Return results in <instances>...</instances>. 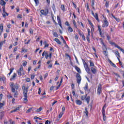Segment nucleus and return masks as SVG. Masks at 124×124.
<instances>
[{
  "label": "nucleus",
  "mask_w": 124,
  "mask_h": 124,
  "mask_svg": "<svg viewBox=\"0 0 124 124\" xmlns=\"http://www.w3.org/2000/svg\"><path fill=\"white\" fill-rule=\"evenodd\" d=\"M82 61L83 63L84 67L87 73H88V74H91V69H90V67H89V65H88V63L86 62V61H85V60L82 59Z\"/></svg>",
  "instance_id": "nucleus-1"
},
{
  "label": "nucleus",
  "mask_w": 124,
  "mask_h": 124,
  "mask_svg": "<svg viewBox=\"0 0 124 124\" xmlns=\"http://www.w3.org/2000/svg\"><path fill=\"white\" fill-rule=\"evenodd\" d=\"M10 86L11 88L12 93H15V89L16 90H18L19 89V84L17 83H16V84L14 85V83L11 82L10 83Z\"/></svg>",
  "instance_id": "nucleus-2"
},
{
  "label": "nucleus",
  "mask_w": 124,
  "mask_h": 124,
  "mask_svg": "<svg viewBox=\"0 0 124 124\" xmlns=\"http://www.w3.org/2000/svg\"><path fill=\"white\" fill-rule=\"evenodd\" d=\"M22 91L23 92V95L28 94V92H29V87H26V85L23 84Z\"/></svg>",
  "instance_id": "nucleus-3"
},
{
  "label": "nucleus",
  "mask_w": 124,
  "mask_h": 124,
  "mask_svg": "<svg viewBox=\"0 0 124 124\" xmlns=\"http://www.w3.org/2000/svg\"><path fill=\"white\" fill-rule=\"evenodd\" d=\"M103 17L104 18L103 21H104V24L102 25V28H106L109 26V23L108 22V21H107V18L104 16H103Z\"/></svg>",
  "instance_id": "nucleus-4"
},
{
  "label": "nucleus",
  "mask_w": 124,
  "mask_h": 124,
  "mask_svg": "<svg viewBox=\"0 0 124 124\" xmlns=\"http://www.w3.org/2000/svg\"><path fill=\"white\" fill-rule=\"evenodd\" d=\"M106 104H105L103 107L102 110V114L103 115V121H106V115H105V109Z\"/></svg>",
  "instance_id": "nucleus-5"
},
{
  "label": "nucleus",
  "mask_w": 124,
  "mask_h": 124,
  "mask_svg": "<svg viewBox=\"0 0 124 124\" xmlns=\"http://www.w3.org/2000/svg\"><path fill=\"white\" fill-rule=\"evenodd\" d=\"M76 77H77V83L79 85L81 83V80H82V78H81V76L79 73H77Z\"/></svg>",
  "instance_id": "nucleus-6"
},
{
  "label": "nucleus",
  "mask_w": 124,
  "mask_h": 124,
  "mask_svg": "<svg viewBox=\"0 0 124 124\" xmlns=\"http://www.w3.org/2000/svg\"><path fill=\"white\" fill-rule=\"evenodd\" d=\"M40 12L42 15H47L48 13V8L45 9V11L44 10H41Z\"/></svg>",
  "instance_id": "nucleus-7"
},
{
  "label": "nucleus",
  "mask_w": 124,
  "mask_h": 124,
  "mask_svg": "<svg viewBox=\"0 0 124 124\" xmlns=\"http://www.w3.org/2000/svg\"><path fill=\"white\" fill-rule=\"evenodd\" d=\"M102 87H101V84H99L98 86V89H97V94L98 95H100V93H101V92H102Z\"/></svg>",
  "instance_id": "nucleus-8"
},
{
  "label": "nucleus",
  "mask_w": 124,
  "mask_h": 124,
  "mask_svg": "<svg viewBox=\"0 0 124 124\" xmlns=\"http://www.w3.org/2000/svg\"><path fill=\"white\" fill-rule=\"evenodd\" d=\"M6 16H8V14L5 12V8L4 7H3L2 16L3 17H4V18H5V17H6Z\"/></svg>",
  "instance_id": "nucleus-9"
},
{
  "label": "nucleus",
  "mask_w": 124,
  "mask_h": 124,
  "mask_svg": "<svg viewBox=\"0 0 124 124\" xmlns=\"http://www.w3.org/2000/svg\"><path fill=\"white\" fill-rule=\"evenodd\" d=\"M91 71L92 72V73H93V74H95V73H96V67L94 66V67H92L91 68Z\"/></svg>",
  "instance_id": "nucleus-10"
},
{
  "label": "nucleus",
  "mask_w": 124,
  "mask_h": 124,
  "mask_svg": "<svg viewBox=\"0 0 124 124\" xmlns=\"http://www.w3.org/2000/svg\"><path fill=\"white\" fill-rule=\"evenodd\" d=\"M57 20H58V24L60 26L61 28H62V22L61 21V18H60V16H57Z\"/></svg>",
  "instance_id": "nucleus-11"
},
{
  "label": "nucleus",
  "mask_w": 124,
  "mask_h": 124,
  "mask_svg": "<svg viewBox=\"0 0 124 124\" xmlns=\"http://www.w3.org/2000/svg\"><path fill=\"white\" fill-rule=\"evenodd\" d=\"M17 76V74L16 73H14L13 76L10 78V81H13V80H15V78Z\"/></svg>",
  "instance_id": "nucleus-12"
},
{
  "label": "nucleus",
  "mask_w": 124,
  "mask_h": 124,
  "mask_svg": "<svg viewBox=\"0 0 124 124\" xmlns=\"http://www.w3.org/2000/svg\"><path fill=\"white\" fill-rule=\"evenodd\" d=\"M24 96V102L27 103L28 102V94L23 95Z\"/></svg>",
  "instance_id": "nucleus-13"
},
{
  "label": "nucleus",
  "mask_w": 124,
  "mask_h": 124,
  "mask_svg": "<svg viewBox=\"0 0 124 124\" xmlns=\"http://www.w3.org/2000/svg\"><path fill=\"white\" fill-rule=\"evenodd\" d=\"M75 68L78 73H81V69L77 66H75Z\"/></svg>",
  "instance_id": "nucleus-14"
},
{
  "label": "nucleus",
  "mask_w": 124,
  "mask_h": 124,
  "mask_svg": "<svg viewBox=\"0 0 124 124\" xmlns=\"http://www.w3.org/2000/svg\"><path fill=\"white\" fill-rule=\"evenodd\" d=\"M54 41L57 42V43H58V44H59V45H62V42H61V41L60 40H59V39L55 38Z\"/></svg>",
  "instance_id": "nucleus-15"
},
{
  "label": "nucleus",
  "mask_w": 124,
  "mask_h": 124,
  "mask_svg": "<svg viewBox=\"0 0 124 124\" xmlns=\"http://www.w3.org/2000/svg\"><path fill=\"white\" fill-rule=\"evenodd\" d=\"M84 89L85 92H88V91H89V86L88 85V83H86L85 84V86L84 87Z\"/></svg>",
  "instance_id": "nucleus-16"
},
{
  "label": "nucleus",
  "mask_w": 124,
  "mask_h": 124,
  "mask_svg": "<svg viewBox=\"0 0 124 124\" xmlns=\"http://www.w3.org/2000/svg\"><path fill=\"white\" fill-rule=\"evenodd\" d=\"M101 27L100 26H98V30L99 31V32L100 33V35H101V36H102V32L101 31V28H100Z\"/></svg>",
  "instance_id": "nucleus-17"
},
{
  "label": "nucleus",
  "mask_w": 124,
  "mask_h": 124,
  "mask_svg": "<svg viewBox=\"0 0 124 124\" xmlns=\"http://www.w3.org/2000/svg\"><path fill=\"white\" fill-rule=\"evenodd\" d=\"M108 62H109L110 64H111L112 65V66H113V67H117V66L116 65V64H114V63H113V62H112V61H111V60H109Z\"/></svg>",
  "instance_id": "nucleus-18"
},
{
  "label": "nucleus",
  "mask_w": 124,
  "mask_h": 124,
  "mask_svg": "<svg viewBox=\"0 0 124 124\" xmlns=\"http://www.w3.org/2000/svg\"><path fill=\"white\" fill-rule=\"evenodd\" d=\"M112 75H115V76H116V77H117L118 78H121V76H120V75H119V74L117 73H115V72H112Z\"/></svg>",
  "instance_id": "nucleus-19"
},
{
  "label": "nucleus",
  "mask_w": 124,
  "mask_h": 124,
  "mask_svg": "<svg viewBox=\"0 0 124 124\" xmlns=\"http://www.w3.org/2000/svg\"><path fill=\"white\" fill-rule=\"evenodd\" d=\"M76 103L78 105H82V102L80 100H77Z\"/></svg>",
  "instance_id": "nucleus-20"
},
{
  "label": "nucleus",
  "mask_w": 124,
  "mask_h": 124,
  "mask_svg": "<svg viewBox=\"0 0 124 124\" xmlns=\"http://www.w3.org/2000/svg\"><path fill=\"white\" fill-rule=\"evenodd\" d=\"M93 17H94V18L97 21H98V22H99V19H98V15H97V13H95V15H94Z\"/></svg>",
  "instance_id": "nucleus-21"
},
{
  "label": "nucleus",
  "mask_w": 124,
  "mask_h": 124,
  "mask_svg": "<svg viewBox=\"0 0 124 124\" xmlns=\"http://www.w3.org/2000/svg\"><path fill=\"white\" fill-rule=\"evenodd\" d=\"M91 6H92L93 9H94V10L95 9V8H94V0H92Z\"/></svg>",
  "instance_id": "nucleus-22"
},
{
  "label": "nucleus",
  "mask_w": 124,
  "mask_h": 124,
  "mask_svg": "<svg viewBox=\"0 0 124 124\" xmlns=\"http://www.w3.org/2000/svg\"><path fill=\"white\" fill-rule=\"evenodd\" d=\"M20 109V108L18 107L17 108H16V109L11 111V113H13L14 112H16V111H18V110Z\"/></svg>",
  "instance_id": "nucleus-23"
},
{
  "label": "nucleus",
  "mask_w": 124,
  "mask_h": 124,
  "mask_svg": "<svg viewBox=\"0 0 124 124\" xmlns=\"http://www.w3.org/2000/svg\"><path fill=\"white\" fill-rule=\"evenodd\" d=\"M13 93H15L14 94V97H17L18 96V91H15V92H13Z\"/></svg>",
  "instance_id": "nucleus-24"
},
{
  "label": "nucleus",
  "mask_w": 124,
  "mask_h": 124,
  "mask_svg": "<svg viewBox=\"0 0 124 124\" xmlns=\"http://www.w3.org/2000/svg\"><path fill=\"white\" fill-rule=\"evenodd\" d=\"M85 111L84 112L86 114V117H89L88 112V108H85Z\"/></svg>",
  "instance_id": "nucleus-25"
},
{
  "label": "nucleus",
  "mask_w": 124,
  "mask_h": 124,
  "mask_svg": "<svg viewBox=\"0 0 124 124\" xmlns=\"http://www.w3.org/2000/svg\"><path fill=\"white\" fill-rule=\"evenodd\" d=\"M89 62H90V67H92V66H93V67L94 66V63H93V61L90 60L89 61Z\"/></svg>",
  "instance_id": "nucleus-26"
},
{
  "label": "nucleus",
  "mask_w": 124,
  "mask_h": 124,
  "mask_svg": "<svg viewBox=\"0 0 124 124\" xmlns=\"http://www.w3.org/2000/svg\"><path fill=\"white\" fill-rule=\"evenodd\" d=\"M91 97H90V96H88L87 97V98L85 99L86 101L87 102V104H89V103H90V100Z\"/></svg>",
  "instance_id": "nucleus-27"
},
{
  "label": "nucleus",
  "mask_w": 124,
  "mask_h": 124,
  "mask_svg": "<svg viewBox=\"0 0 124 124\" xmlns=\"http://www.w3.org/2000/svg\"><path fill=\"white\" fill-rule=\"evenodd\" d=\"M67 30L70 32H72V31H73V29L70 26L68 27Z\"/></svg>",
  "instance_id": "nucleus-28"
},
{
  "label": "nucleus",
  "mask_w": 124,
  "mask_h": 124,
  "mask_svg": "<svg viewBox=\"0 0 124 124\" xmlns=\"http://www.w3.org/2000/svg\"><path fill=\"white\" fill-rule=\"evenodd\" d=\"M110 44H111V45H113L114 46H115V47H116V48H118V46H119L114 42H110Z\"/></svg>",
  "instance_id": "nucleus-29"
},
{
  "label": "nucleus",
  "mask_w": 124,
  "mask_h": 124,
  "mask_svg": "<svg viewBox=\"0 0 124 124\" xmlns=\"http://www.w3.org/2000/svg\"><path fill=\"white\" fill-rule=\"evenodd\" d=\"M45 58L46 59H48V58H49V53L47 51H45Z\"/></svg>",
  "instance_id": "nucleus-30"
},
{
  "label": "nucleus",
  "mask_w": 124,
  "mask_h": 124,
  "mask_svg": "<svg viewBox=\"0 0 124 124\" xmlns=\"http://www.w3.org/2000/svg\"><path fill=\"white\" fill-rule=\"evenodd\" d=\"M6 4V3L5 2V1H1L0 2V4L1 5H2V6H4V5H5V4Z\"/></svg>",
  "instance_id": "nucleus-31"
},
{
  "label": "nucleus",
  "mask_w": 124,
  "mask_h": 124,
  "mask_svg": "<svg viewBox=\"0 0 124 124\" xmlns=\"http://www.w3.org/2000/svg\"><path fill=\"white\" fill-rule=\"evenodd\" d=\"M87 95H88V94H86L85 96H81L80 97L81 100H85L86 97H87Z\"/></svg>",
  "instance_id": "nucleus-32"
},
{
  "label": "nucleus",
  "mask_w": 124,
  "mask_h": 124,
  "mask_svg": "<svg viewBox=\"0 0 124 124\" xmlns=\"http://www.w3.org/2000/svg\"><path fill=\"white\" fill-rule=\"evenodd\" d=\"M53 34L55 37H59V35L57 33V32H53Z\"/></svg>",
  "instance_id": "nucleus-33"
},
{
  "label": "nucleus",
  "mask_w": 124,
  "mask_h": 124,
  "mask_svg": "<svg viewBox=\"0 0 124 124\" xmlns=\"http://www.w3.org/2000/svg\"><path fill=\"white\" fill-rule=\"evenodd\" d=\"M3 116H4V112L3 111H2L0 113V117L1 119H2L3 118Z\"/></svg>",
  "instance_id": "nucleus-34"
},
{
  "label": "nucleus",
  "mask_w": 124,
  "mask_h": 124,
  "mask_svg": "<svg viewBox=\"0 0 124 124\" xmlns=\"http://www.w3.org/2000/svg\"><path fill=\"white\" fill-rule=\"evenodd\" d=\"M44 44L45 45V48L49 47V44H47V42H44Z\"/></svg>",
  "instance_id": "nucleus-35"
},
{
  "label": "nucleus",
  "mask_w": 124,
  "mask_h": 124,
  "mask_svg": "<svg viewBox=\"0 0 124 124\" xmlns=\"http://www.w3.org/2000/svg\"><path fill=\"white\" fill-rule=\"evenodd\" d=\"M0 81H2V82H4V81H5V77H3L2 78H0Z\"/></svg>",
  "instance_id": "nucleus-36"
},
{
  "label": "nucleus",
  "mask_w": 124,
  "mask_h": 124,
  "mask_svg": "<svg viewBox=\"0 0 124 124\" xmlns=\"http://www.w3.org/2000/svg\"><path fill=\"white\" fill-rule=\"evenodd\" d=\"M118 49H119V50H120V51H121V52H123V53H124V49L122 48L120 46H118Z\"/></svg>",
  "instance_id": "nucleus-37"
},
{
  "label": "nucleus",
  "mask_w": 124,
  "mask_h": 124,
  "mask_svg": "<svg viewBox=\"0 0 124 124\" xmlns=\"http://www.w3.org/2000/svg\"><path fill=\"white\" fill-rule=\"evenodd\" d=\"M0 31H3V26L2 24H0Z\"/></svg>",
  "instance_id": "nucleus-38"
},
{
  "label": "nucleus",
  "mask_w": 124,
  "mask_h": 124,
  "mask_svg": "<svg viewBox=\"0 0 124 124\" xmlns=\"http://www.w3.org/2000/svg\"><path fill=\"white\" fill-rule=\"evenodd\" d=\"M111 16H112L113 17V18H115V20H116V21H117V22H119V20H120V19H119V18H117V17H116L115 16L113 15V14H111Z\"/></svg>",
  "instance_id": "nucleus-39"
},
{
  "label": "nucleus",
  "mask_w": 124,
  "mask_h": 124,
  "mask_svg": "<svg viewBox=\"0 0 124 124\" xmlns=\"http://www.w3.org/2000/svg\"><path fill=\"white\" fill-rule=\"evenodd\" d=\"M61 9L62 11H65V8L64 7V5H61Z\"/></svg>",
  "instance_id": "nucleus-40"
},
{
  "label": "nucleus",
  "mask_w": 124,
  "mask_h": 124,
  "mask_svg": "<svg viewBox=\"0 0 124 124\" xmlns=\"http://www.w3.org/2000/svg\"><path fill=\"white\" fill-rule=\"evenodd\" d=\"M3 106H4V103H0V109H1Z\"/></svg>",
  "instance_id": "nucleus-41"
},
{
  "label": "nucleus",
  "mask_w": 124,
  "mask_h": 124,
  "mask_svg": "<svg viewBox=\"0 0 124 124\" xmlns=\"http://www.w3.org/2000/svg\"><path fill=\"white\" fill-rule=\"evenodd\" d=\"M63 115V112H61L59 115V119H61L62 117V115Z\"/></svg>",
  "instance_id": "nucleus-42"
},
{
  "label": "nucleus",
  "mask_w": 124,
  "mask_h": 124,
  "mask_svg": "<svg viewBox=\"0 0 124 124\" xmlns=\"http://www.w3.org/2000/svg\"><path fill=\"white\" fill-rule=\"evenodd\" d=\"M24 52H28V49H26L24 48H22L21 53H23Z\"/></svg>",
  "instance_id": "nucleus-43"
},
{
  "label": "nucleus",
  "mask_w": 124,
  "mask_h": 124,
  "mask_svg": "<svg viewBox=\"0 0 124 124\" xmlns=\"http://www.w3.org/2000/svg\"><path fill=\"white\" fill-rule=\"evenodd\" d=\"M88 22H89V24L90 25V26H91V27H92V28H93V23H92V22H91V20H88Z\"/></svg>",
  "instance_id": "nucleus-44"
},
{
  "label": "nucleus",
  "mask_w": 124,
  "mask_h": 124,
  "mask_svg": "<svg viewBox=\"0 0 124 124\" xmlns=\"http://www.w3.org/2000/svg\"><path fill=\"white\" fill-rule=\"evenodd\" d=\"M34 119L35 120H39V121H41V120H42V119L39 118V117H38L37 116H35Z\"/></svg>",
  "instance_id": "nucleus-45"
},
{
  "label": "nucleus",
  "mask_w": 124,
  "mask_h": 124,
  "mask_svg": "<svg viewBox=\"0 0 124 124\" xmlns=\"http://www.w3.org/2000/svg\"><path fill=\"white\" fill-rule=\"evenodd\" d=\"M78 34H79L80 36H82V35H83L84 34L83 33V32H81V31L78 30Z\"/></svg>",
  "instance_id": "nucleus-46"
},
{
  "label": "nucleus",
  "mask_w": 124,
  "mask_h": 124,
  "mask_svg": "<svg viewBox=\"0 0 124 124\" xmlns=\"http://www.w3.org/2000/svg\"><path fill=\"white\" fill-rule=\"evenodd\" d=\"M105 6L106 7H108V6H109V1H106Z\"/></svg>",
  "instance_id": "nucleus-47"
},
{
  "label": "nucleus",
  "mask_w": 124,
  "mask_h": 124,
  "mask_svg": "<svg viewBox=\"0 0 124 124\" xmlns=\"http://www.w3.org/2000/svg\"><path fill=\"white\" fill-rule=\"evenodd\" d=\"M2 45H3V42H0V50H1V47H2Z\"/></svg>",
  "instance_id": "nucleus-48"
},
{
  "label": "nucleus",
  "mask_w": 124,
  "mask_h": 124,
  "mask_svg": "<svg viewBox=\"0 0 124 124\" xmlns=\"http://www.w3.org/2000/svg\"><path fill=\"white\" fill-rule=\"evenodd\" d=\"M73 24H74V27L77 28V25H76V22H75V20H73Z\"/></svg>",
  "instance_id": "nucleus-49"
},
{
  "label": "nucleus",
  "mask_w": 124,
  "mask_h": 124,
  "mask_svg": "<svg viewBox=\"0 0 124 124\" xmlns=\"http://www.w3.org/2000/svg\"><path fill=\"white\" fill-rule=\"evenodd\" d=\"M91 36H90V35H87V37H86V39H87V41H88V42H90V37Z\"/></svg>",
  "instance_id": "nucleus-50"
},
{
  "label": "nucleus",
  "mask_w": 124,
  "mask_h": 124,
  "mask_svg": "<svg viewBox=\"0 0 124 124\" xmlns=\"http://www.w3.org/2000/svg\"><path fill=\"white\" fill-rule=\"evenodd\" d=\"M34 0L35 2L36 5H37V4L39 3V0Z\"/></svg>",
  "instance_id": "nucleus-51"
},
{
  "label": "nucleus",
  "mask_w": 124,
  "mask_h": 124,
  "mask_svg": "<svg viewBox=\"0 0 124 124\" xmlns=\"http://www.w3.org/2000/svg\"><path fill=\"white\" fill-rule=\"evenodd\" d=\"M65 25H66V26H67L68 27H70V24H69V23H68V21H66L65 23Z\"/></svg>",
  "instance_id": "nucleus-52"
},
{
  "label": "nucleus",
  "mask_w": 124,
  "mask_h": 124,
  "mask_svg": "<svg viewBox=\"0 0 124 124\" xmlns=\"http://www.w3.org/2000/svg\"><path fill=\"white\" fill-rule=\"evenodd\" d=\"M115 54L116 55V56H118L120 58V53H119V51H116Z\"/></svg>",
  "instance_id": "nucleus-53"
},
{
  "label": "nucleus",
  "mask_w": 124,
  "mask_h": 124,
  "mask_svg": "<svg viewBox=\"0 0 124 124\" xmlns=\"http://www.w3.org/2000/svg\"><path fill=\"white\" fill-rule=\"evenodd\" d=\"M42 110V108L40 107L38 109H37L36 111L37 112H40Z\"/></svg>",
  "instance_id": "nucleus-54"
},
{
  "label": "nucleus",
  "mask_w": 124,
  "mask_h": 124,
  "mask_svg": "<svg viewBox=\"0 0 124 124\" xmlns=\"http://www.w3.org/2000/svg\"><path fill=\"white\" fill-rule=\"evenodd\" d=\"M17 74H18V75H19V76H21L22 75V73H21V71H19V70L17 71Z\"/></svg>",
  "instance_id": "nucleus-55"
},
{
  "label": "nucleus",
  "mask_w": 124,
  "mask_h": 124,
  "mask_svg": "<svg viewBox=\"0 0 124 124\" xmlns=\"http://www.w3.org/2000/svg\"><path fill=\"white\" fill-rule=\"evenodd\" d=\"M13 70H14V68H11L10 69V73H12V72H13Z\"/></svg>",
  "instance_id": "nucleus-56"
},
{
  "label": "nucleus",
  "mask_w": 124,
  "mask_h": 124,
  "mask_svg": "<svg viewBox=\"0 0 124 124\" xmlns=\"http://www.w3.org/2000/svg\"><path fill=\"white\" fill-rule=\"evenodd\" d=\"M86 6H87V10L90 11V7L89 6V3H87Z\"/></svg>",
  "instance_id": "nucleus-57"
},
{
  "label": "nucleus",
  "mask_w": 124,
  "mask_h": 124,
  "mask_svg": "<svg viewBox=\"0 0 124 124\" xmlns=\"http://www.w3.org/2000/svg\"><path fill=\"white\" fill-rule=\"evenodd\" d=\"M107 39L108 40H110V36H109V34H107Z\"/></svg>",
  "instance_id": "nucleus-58"
},
{
  "label": "nucleus",
  "mask_w": 124,
  "mask_h": 124,
  "mask_svg": "<svg viewBox=\"0 0 124 124\" xmlns=\"http://www.w3.org/2000/svg\"><path fill=\"white\" fill-rule=\"evenodd\" d=\"M82 37V39H83V40L84 41H86V38L85 37V35H84V34L81 36Z\"/></svg>",
  "instance_id": "nucleus-59"
},
{
  "label": "nucleus",
  "mask_w": 124,
  "mask_h": 124,
  "mask_svg": "<svg viewBox=\"0 0 124 124\" xmlns=\"http://www.w3.org/2000/svg\"><path fill=\"white\" fill-rule=\"evenodd\" d=\"M31 109H32V108H30L29 109H28V110L26 111V113H30L31 111Z\"/></svg>",
  "instance_id": "nucleus-60"
},
{
  "label": "nucleus",
  "mask_w": 124,
  "mask_h": 124,
  "mask_svg": "<svg viewBox=\"0 0 124 124\" xmlns=\"http://www.w3.org/2000/svg\"><path fill=\"white\" fill-rule=\"evenodd\" d=\"M65 111V107H63L62 108V112L63 113Z\"/></svg>",
  "instance_id": "nucleus-61"
},
{
  "label": "nucleus",
  "mask_w": 124,
  "mask_h": 124,
  "mask_svg": "<svg viewBox=\"0 0 124 124\" xmlns=\"http://www.w3.org/2000/svg\"><path fill=\"white\" fill-rule=\"evenodd\" d=\"M48 57H49L50 60H51V59H52V53H49Z\"/></svg>",
  "instance_id": "nucleus-62"
},
{
  "label": "nucleus",
  "mask_w": 124,
  "mask_h": 124,
  "mask_svg": "<svg viewBox=\"0 0 124 124\" xmlns=\"http://www.w3.org/2000/svg\"><path fill=\"white\" fill-rule=\"evenodd\" d=\"M19 71H23V66H21L20 68L18 70Z\"/></svg>",
  "instance_id": "nucleus-63"
},
{
  "label": "nucleus",
  "mask_w": 124,
  "mask_h": 124,
  "mask_svg": "<svg viewBox=\"0 0 124 124\" xmlns=\"http://www.w3.org/2000/svg\"><path fill=\"white\" fill-rule=\"evenodd\" d=\"M45 124H51V123H50L48 120H47V121L45 122Z\"/></svg>",
  "instance_id": "nucleus-64"
}]
</instances>
